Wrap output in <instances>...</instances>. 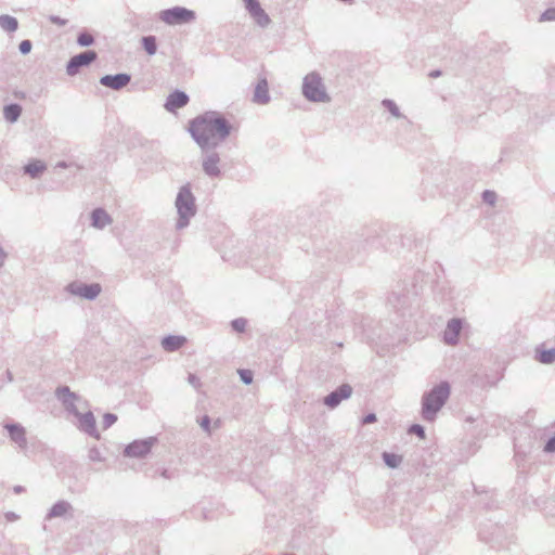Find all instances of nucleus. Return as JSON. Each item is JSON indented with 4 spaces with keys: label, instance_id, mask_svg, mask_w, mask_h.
I'll list each match as a JSON object with an SVG mask.
<instances>
[{
    "label": "nucleus",
    "instance_id": "c9c22d12",
    "mask_svg": "<svg viewBox=\"0 0 555 555\" xmlns=\"http://www.w3.org/2000/svg\"><path fill=\"white\" fill-rule=\"evenodd\" d=\"M410 433L416 434L421 438L425 437V430H424L423 426L417 425V424H414L411 426Z\"/></svg>",
    "mask_w": 555,
    "mask_h": 555
},
{
    "label": "nucleus",
    "instance_id": "a878e982",
    "mask_svg": "<svg viewBox=\"0 0 555 555\" xmlns=\"http://www.w3.org/2000/svg\"><path fill=\"white\" fill-rule=\"evenodd\" d=\"M186 344V339L182 336H169L163 340L164 347H181Z\"/></svg>",
    "mask_w": 555,
    "mask_h": 555
},
{
    "label": "nucleus",
    "instance_id": "ea45409f",
    "mask_svg": "<svg viewBox=\"0 0 555 555\" xmlns=\"http://www.w3.org/2000/svg\"><path fill=\"white\" fill-rule=\"evenodd\" d=\"M374 422H376V415L374 413H370L363 418V424H371Z\"/></svg>",
    "mask_w": 555,
    "mask_h": 555
},
{
    "label": "nucleus",
    "instance_id": "2eb2a0df",
    "mask_svg": "<svg viewBox=\"0 0 555 555\" xmlns=\"http://www.w3.org/2000/svg\"><path fill=\"white\" fill-rule=\"evenodd\" d=\"M70 292L73 294L79 295L81 297H85L88 299H93L100 294L101 287L99 284H90V285L72 284Z\"/></svg>",
    "mask_w": 555,
    "mask_h": 555
},
{
    "label": "nucleus",
    "instance_id": "4be33fe9",
    "mask_svg": "<svg viewBox=\"0 0 555 555\" xmlns=\"http://www.w3.org/2000/svg\"><path fill=\"white\" fill-rule=\"evenodd\" d=\"M46 170V165L41 160H34L25 167V172L31 178H36Z\"/></svg>",
    "mask_w": 555,
    "mask_h": 555
},
{
    "label": "nucleus",
    "instance_id": "4c0bfd02",
    "mask_svg": "<svg viewBox=\"0 0 555 555\" xmlns=\"http://www.w3.org/2000/svg\"><path fill=\"white\" fill-rule=\"evenodd\" d=\"M483 201L489 203V204H494V201H495V193L494 192H491V191H486L483 193Z\"/></svg>",
    "mask_w": 555,
    "mask_h": 555
},
{
    "label": "nucleus",
    "instance_id": "f8f14e48",
    "mask_svg": "<svg viewBox=\"0 0 555 555\" xmlns=\"http://www.w3.org/2000/svg\"><path fill=\"white\" fill-rule=\"evenodd\" d=\"M246 8L249 14L254 17L255 22L259 26H267L270 23V18L267 13L260 7V3L257 0H248L246 2Z\"/></svg>",
    "mask_w": 555,
    "mask_h": 555
},
{
    "label": "nucleus",
    "instance_id": "ddd939ff",
    "mask_svg": "<svg viewBox=\"0 0 555 555\" xmlns=\"http://www.w3.org/2000/svg\"><path fill=\"white\" fill-rule=\"evenodd\" d=\"M100 82L107 88L119 90L130 82V76L127 74L106 75L101 78Z\"/></svg>",
    "mask_w": 555,
    "mask_h": 555
},
{
    "label": "nucleus",
    "instance_id": "6e6552de",
    "mask_svg": "<svg viewBox=\"0 0 555 555\" xmlns=\"http://www.w3.org/2000/svg\"><path fill=\"white\" fill-rule=\"evenodd\" d=\"M56 398L62 401L67 412L74 414L76 417L80 414L76 406L78 396L70 391L67 386L59 387L55 391Z\"/></svg>",
    "mask_w": 555,
    "mask_h": 555
},
{
    "label": "nucleus",
    "instance_id": "1a4fd4ad",
    "mask_svg": "<svg viewBox=\"0 0 555 555\" xmlns=\"http://www.w3.org/2000/svg\"><path fill=\"white\" fill-rule=\"evenodd\" d=\"M96 59V53L94 51H86L78 55L73 56L66 67V72L68 75L74 76L79 72V68L82 66H88Z\"/></svg>",
    "mask_w": 555,
    "mask_h": 555
},
{
    "label": "nucleus",
    "instance_id": "7c9ffc66",
    "mask_svg": "<svg viewBox=\"0 0 555 555\" xmlns=\"http://www.w3.org/2000/svg\"><path fill=\"white\" fill-rule=\"evenodd\" d=\"M117 421V416L113 413H106L103 416V427L106 429Z\"/></svg>",
    "mask_w": 555,
    "mask_h": 555
},
{
    "label": "nucleus",
    "instance_id": "e433bc0d",
    "mask_svg": "<svg viewBox=\"0 0 555 555\" xmlns=\"http://www.w3.org/2000/svg\"><path fill=\"white\" fill-rule=\"evenodd\" d=\"M20 50L23 54H26L28 52H30L31 50V42L29 40H23L21 43H20Z\"/></svg>",
    "mask_w": 555,
    "mask_h": 555
},
{
    "label": "nucleus",
    "instance_id": "58836bf2",
    "mask_svg": "<svg viewBox=\"0 0 555 555\" xmlns=\"http://www.w3.org/2000/svg\"><path fill=\"white\" fill-rule=\"evenodd\" d=\"M188 380L189 383L194 387V388H199L201 387V380L199 378L194 375V374H189V377H188Z\"/></svg>",
    "mask_w": 555,
    "mask_h": 555
},
{
    "label": "nucleus",
    "instance_id": "72a5a7b5",
    "mask_svg": "<svg viewBox=\"0 0 555 555\" xmlns=\"http://www.w3.org/2000/svg\"><path fill=\"white\" fill-rule=\"evenodd\" d=\"M89 459L93 462H101L103 460L101 452L96 448L89 451Z\"/></svg>",
    "mask_w": 555,
    "mask_h": 555
},
{
    "label": "nucleus",
    "instance_id": "4468645a",
    "mask_svg": "<svg viewBox=\"0 0 555 555\" xmlns=\"http://www.w3.org/2000/svg\"><path fill=\"white\" fill-rule=\"evenodd\" d=\"M5 428L9 431L11 440L14 441L21 449H26L27 439L25 428L20 424H7Z\"/></svg>",
    "mask_w": 555,
    "mask_h": 555
},
{
    "label": "nucleus",
    "instance_id": "2f4dec72",
    "mask_svg": "<svg viewBox=\"0 0 555 555\" xmlns=\"http://www.w3.org/2000/svg\"><path fill=\"white\" fill-rule=\"evenodd\" d=\"M540 22L555 21V8L546 10L541 16Z\"/></svg>",
    "mask_w": 555,
    "mask_h": 555
},
{
    "label": "nucleus",
    "instance_id": "9d476101",
    "mask_svg": "<svg viewBox=\"0 0 555 555\" xmlns=\"http://www.w3.org/2000/svg\"><path fill=\"white\" fill-rule=\"evenodd\" d=\"M74 507L73 505L64 500L57 501L53 506L50 508L46 516V520H51L53 518H61V517H73Z\"/></svg>",
    "mask_w": 555,
    "mask_h": 555
},
{
    "label": "nucleus",
    "instance_id": "473e14b6",
    "mask_svg": "<svg viewBox=\"0 0 555 555\" xmlns=\"http://www.w3.org/2000/svg\"><path fill=\"white\" fill-rule=\"evenodd\" d=\"M199 426L202 427V429L204 431H206L208 435L211 434V429H210V418L209 416L205 415L201 422H199Z\"/></svg>",
    "mask_w": 555,
    "mask_h": 555
},
{
    "label": "nucleus",
    "instance_id": "c03bdc74",
    "mask_svg": "<svg viewBox=\"0 0 555 555\" xmlns=\"http://www.w3.org/2000/svg\"><path fill=\"white\" fill-rule=\"evenodd\" d=\"M245 2H248V0H245Z\"/></svg>",
    "mask_w": 555,
    "mask_h": 555
},
{
    "label": "nucleus",
    "instance_id": "cd10ccee",
    "mask_svg": "<svg viewBox=\"0 0 555 555\" xmlns=\"http://www.w3.org/2000/svg\"><path fill=\"white\" fill-rule=\"evenodd\" d=\"M77 41L80 46L87 47L93 43V37L88 33H82L78 36Z\"/></svg>",
    "mask_w": 555,
    "mask_h": 555
},
{
    "label": "nucleus",
    "instance_id": "a211bd4d",
    "mask_svg": "<svg viewBox=\"0 0 555 555\" xmlns=\"http://www.w3.org/2000/svg\"><path fill=\"white\" fill-rule=\"evenodd\" d=\"M462 324L460 320L453 319L448 323L444 332L446 341L450 345L456 344L457 336L461 332Z\"/></svg>",
    "mask_w": 555,
    "mask_h": 555
},
{
    "label": "nucleus",
    "instance_id": "f257e3e1",
    "mask_svg": "<svg viewBox=\"0 0 555 555\" xmlns=\"http://www.w3.org/2000/svg\"><path fill=\"white\" fill-rule=\"evenodd\" d=\"M231 130V124L217 112H206L189 122V132L202 149L217 146Z\"/></svg>",
    "mask_w": 555,
    "mask_h": 555
},
{
    "label": "nucleus",
    "instance_id": "c756f323",
    "mask_svg": "<svg viewBox=\"0 0 555 555\" xmlns=\"http://www.w3.org/2000/svg\"><path fill=\"white\" fill-rule=\"evenodd\" d=\"M232 327L238 332V333H243L245 332L246 327H247V321L243 318H240V319H236L232 322Z\"/></svg>",
    "mask_w": 555,
    "mask_h": 555
},
{
    "label": "nucleus",
    "instance_id": "5701e85b",
    "mask_svg": "<svg viewBox=\"0 0 555 555\" xmlns=\"http://www.w3.org/2000/svg\"><path fill=\"white\" fill-rule=\"evenodd\" d=\"M0 26L7 31H14L17 29L18 23L10 15H2L0 16Z\"/></svg>",
    "mask_w": 555,
    "mask_h": 555
},
{
    "label": "nucleus",
    "instance_id": "412c9836",
    "mask_svg": "<svg viewBox=\"0 0 555 555\" xmlns=\"http://www.w3.org/2000/svg\"><path fill=\"white\" fill-rule=\"evenodd\" d=\"M534 359L543 364L555 362V349H537Z\"/></svg>",
    "mask_w": 555,
    "mask_h": 555
},
{
    "label": "nucleus",
    "instance_id": "79ce46f5",
    "mask_svg": "<svg viewBox=\"0 0 555 555\" xmlns=\"http://www.w3.org/2000/svg\"><path fill=\"white\" fill-rule=\"evenodd\" d=\"M7 378L9 382H12L13 380V377H12V374L10 371H7Z\"/></svg>",
    "mask_w": 555,
    "mask_h": 555
},
{
    "label": "nucleus",
    "instance_id": "dca6fc26",
    "mask_svg": "<svg viewBox=\"0 0 555 555\" xmlns=\"http://www.w3.org/2000/svg\"><path fill=\"white\" fill-rule=\"evenodd\" d=\"M189 98L184 92L175 91L167 98L165 107L169 112H176L178 108L185 106Z\"/></svg>",
    "mask_w": 555,
    "mask_h": 555
},
{
    "label": "nucleus",
    "instance_id": "9b49d317",
    "mask_svg": "<svg viewBox=\"0 0 555 555\" xmlns=\"http://www.w3.org/2000/svg\"><path fill=\"white\" fill-rule=\"evenodd\" d=\"M77 417L79 420V429L96 439L100 438V434L95 426V417L92 412L89 411L87 413H80Z\"/></svg>",
    "mask_w": 555,
    "mask_h": 555
},
{
    "label": "nucleus",
    "instance_id": "39448f33",
    "mask_svg": "<svg viewBox=\"0 0 555 555\" xmlns=\"http://www.w3.org/2000/svg\"><path fill=\"white\" fill-rule=\"evenodd\" d=\"M195 18V13L185 8L176 7L160 12V20L168 25L190 23Z\"/></svg>",
    "mask_w": 555,
    "mask_h": 555
},
{
    "label": "nucleus",
    "instance_id": "37998d69",
    "mask_svg": "<svg viewBox=\"0 0 555 555\" xmlns=\"http://www.w3.org/2000/svg\"><path fill=\"white\" fill-rule=\"evenodd\" d=\"M219 423H220V421H219V420H218V421H216V423H215L216 427H218V426H219Z\"/></svg>",
    "mask_w": 555,
    "mask_h": 555
},
{
    "label": "nucleus",
    "instance_id": "a19ab883",
    "mask_svg": "<svg viewBox=\"0 0 555 555\" xmlns=\"http://www.w3.org/2000/svg\"><path fill=\"white\" fill-rule=\"evenodd\" d=\"M13 491L18 494V493H22L24 491V488L22 486H15L13 488Z\"/></svg>",
    "mask_w": 555,
    "mask_h": 555
},
{
    "label": "nucleus",
    "instance_id": "7ed1b4c3",
    "mask_svg": "<svg viewBox=\"0 0 555 555\" xmlns=\"http://www.w3.org/2000/svg\"><path fill=\"white\" fill-rule=\"evenodd\" d=\"M302 91L305 96L311 101L323 102L328 100L321 78L314 73L305 77Z\"/></svg>",
    "mask_w": 555,
    "mask_h": 555
},
{
    "label": "nucleus",
    "instance_id": "20e7f679",
    "mask_svg": "<svg viewBox=\"0 0 555 555\" xmlns=\"http://www.w3.org/2000/svg\"><path fill=\"white\" fill-rule=\"evenodd\" d=\"M176 205L181 217L179 225L184 227L188 223V218L194 214V198L188 188L180 190Z\"/></svg>",
    "mask_w": 555,
    "mask_h": 555
},
{
    "label": "nucleus",
    "instance_id": "423d86ee",
    "mask_svg": "<svg viewBox=\"0 0 555 555\" xmlns=\"http://www.w3.org/2000/svg\"><path fill=\"white\" fill-rule=\"evenodd\" d=\"M156 441L157 439L155 437H149L142 440H134L133 442L126 447L124 454L129 457H144L151 452Z\"/></svg>",
    "mask_w": 555,
    "mask_h": 555
},
{
    "label": "nucleus",
    "instance_id": "393cba45",
    "mask_svg": "<svg viewBox=\"0 0 555 555\" xmlns=\"http://www.w3.org/2000/svg\"><path fill=\"white\" fill-rule=\"evenodd\" d=\"M22 108L16 104L9 105L4 108V117L9 121H15L21 115Z\"/></svg>",
    "mask_w": 555,
    "mask_h": 555
},
{
    "label": "nucleus",
    "instance_id": "f704fd0d",
    "mask_svg": "<svg viewBox=\"0 0 555 555\" xmlns=\"http://www.w3.org/2000/svg\"><path fill=\"white\" fill-rule=\"evenodd\" d=\"M544 452L555 453V436L550 438L544 446Z\"/></svg>",
    "mask_w": 555,
    "mask_h": 555
},
{
    "label": "nucleus",
    "instance_id": "bb28decb",
    "mask_svg": "<svg viewBox=\"0 0 555 555\" xmlns=\"http://www.w3.org/2000/svg\"><path fill=\"white\" fill-rule=\"evenodd\" d=\"M145 51L152 55L156 52V39L153 36L144 37L142 39Z\"/></svg>",
    "mask_w": 555,
    "mask_h": 555
},
{
    "label": "nucleus",
    "instance_id": "f3484780",
    "mask_svg": "<svg viewBox=\"0 0 555 555\" xmlns=\"http://www.w3.org/2000/svg\"><path fill=\"white\" fill-rule=\"evenodd\" d=\"M219 164H220L219 155L216 153L209 154L205 157V159L203 162L204 171L208 176L216 177L220 173Z\"/></svg>",
    "mask_w": 555,
    "mask_h": 555
},
{
    "label": "nucleus",
    "instance_id": "0eeeda50",
    "mask_svg": "<svg viewBox=\"0 0 555 555\" xmlns=\"http://www.w3.org/2000/svg\"><path fill=\"white\" fill-rule=\"evenodd\" d=\"M351 395L352 387L349 384H343L337 389L328 393L323 399V403L330 409H335L343 400L349 399Z\"/></svg>",
    "mask_w": 555,
    "mask_h": 555
},
{
    "label": "nucleus",
    "instance_id": "c85d7f7f",
    "mask_svg": "<svg viewBox=\"0 0 555 555\" xmlns=\"http://www.w3.org/2000/svg\"><path fill=\"white\" fill-rule=\"evenodd\" d=\"M237 372L244 384L249 385L253 383V372L250 370L241 369Z\"/></svg>",
    "mask_w": 555,
    "mask_h": 555
},
{
    "label": "nucleus",
    "instance_id": "b1692460",
    "mask_svg": "<svg viewBox=\"0 0 555 555\" xmlns=\"http://www.w3.org/2000/svg\"><path fill=\"white\" fill-rule=\"evenodd\" d=\"M383 460L385 464L390 468H397L402 462V457L400 455L388 452L383 453Z\"/></svg>",
    "mask_w": 555,
    "mask_h": 555
},
{
    "label": "nucleus",
    "instance_id": "aec40b11",
    "mask_svg": "<svg viewBox=\"0 0 555 555\" xmlns=\"http://www.w3.org/2000/svg\"><path fill=\"white\" fill-rule=\"evenodd\" d=\"M111 223V217L103 209H95L92 214V224L95 228L102 229Z\"/></svg>",
    "mask_w": 555,
    "mask_h": 555
},
{
    "label": "nucleus",
    "instance_id": "f03ea898",
    "mask_svg": "<svg viewBox=\"0 0 555 555\" xmlns=\"http://www.w3.org/2000/svg\"><path fill=\"white\" fill-rule=\"evenodd\" d=\"M451 393V387L448 382H441L425 392L422 397V416L425 421L433 422L437 413L448 401Z\"/></svg>",
    "mask_w": 555,
    "mask_h": 555
},
{
    "label": "nucleus",
    "instance_id": "6ab92c4d",
    "mask_svg": "<svg viewBox=\"0 0 555 555\" xmlns=\"http://www.w3.org/2000/svg\"><path fill=\"white\" fill-rule=\"evenodd\" d=\"M269 87L266 79H261L258 81L255 92H254V101L258 104H266L269 102Z\"/></svg>",
    "mask_w": 555,
    "mask_h": 555
}]
</instances>
